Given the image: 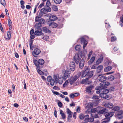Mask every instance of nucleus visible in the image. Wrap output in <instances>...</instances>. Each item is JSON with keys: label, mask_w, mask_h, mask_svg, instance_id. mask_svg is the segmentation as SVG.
<instances>
[{"label": "nucleus", "mask_w": 123, "mask_h": 123, "mask_svg": "<svg viewBox=\"0 0 123 123\" xmlns=\"http://www.w3.org/2000/svg\"><path fill=\"white\" fill-rule=\"evenodd\" d=\"M41 38L44 40L46 41H48L49 39V37L47 36H44L43 37H42Z\"/></svg>", "instance_id": "72a5a7b5"}, {"label": "nucleus", "mask_w": 123, "mask_h": 123, "mask_svg": "<svg viewBox=\"0 0 123 123\" xmlns=\"http://www.w3.org/2000/svg\"><path fill=\"white\" fill-rule=\"evenodd\" d=\"M54 2L56 4H59L62 1V0H54Z\"/></svg>", "instance_id": "49530a36"}, {"label": "nucleus", "mask_w": 123, "mask_h": 123, "mask_svg": "<svg viewBox=\"0 0 123 123\" xmlns=\"http://www.w3.org/2000/svg\"><path fill=\"white\" fill-rule=\"evenodd\" d=\"M84 116L85 115L83 114H82L79 115V117L80 119L82 120L84 118Z\"/></svg>", "instance_id": "603ef678"}, {"label": "nucleus", "mask_w": 123, "mask_h": 123, "mask_svg": "<svg viewBox=\"0 0 123 123\" xmlns=\"http://www.w3.org/2000/svg\"><path fill=\"white\" fill-rule=\"evenodd\" d=\"M110 120V118L109 117H106L105 118L102 119L101 122L103 123H107L109 122Z\"/></svg>", "instance_id": "a878e982"}, {"label": "nucleus", "mask_w": 123, "mask_h": 123, "mask_svg": "<svg viewBox=\"0 0 123 123\" xmlns=\"http://www.w3.org/2000/svg\"><path fill=\"white\" fill-rule=\"evenodd\" d=\"M93 106V104L91 103H89L87 104L85 106V108L87 109H91L92 108Z\"/></svg>", "instance_id": "b1692460"}, {"label": "nucleus", "mask_w": 123, "mask_h": 123, "mask_svg": "<svg viewBox=\"0 0 123 123\" xmlns=\"http://www.w3.org/2000/svg\"><path fill=\"white\" fill-rule=\"evenodd\" d=\"M37 72L39 74L41 75H43L44 74V73L40 69L37 70Z\"/></svg>", "instance_id": "3c124183"}, {"label": "nucleus", "mask_w": 123, "mask_h": 123, "mask_svg": "<svg viewBox=\"0 0 123 123\" xmlns=\"http://www.w3.org/2000/svg\"><path fill=\"white\" fill-rule=\"evenodd\" d=\"M84 59L82 58L80 60V62L79 67L81 68L82 69L84 66Z\"/></svg>", "instance_id": "f3484780"}, {"label": "nucleus", "mask_w": 123, "mask_h": 123, "mask_svg": "<svg viewBox=\"0 0 123 123\" xmlns=\"http://www.w3.org/2000/svg\"><path fill=\"white\" fill-rule=\"evenodd\" d=\"M114 77L113 76H109L108 77V80L109 81H111L113 80L114 79Z\"/></svg>", "instance_id": "58836bf2"}, {"label": "nucleus", "mask_w": 123, "mask_h": 123, "mask_svg": "<svg viewBox=\"0 0 123 123\" xmlns=\"http://www.w3.org/2000/svg\"><path fill=\"white\" fill-rule=\"evenodd\" d=\"M70 68L72 71H74L75 68V63L73 62H70L69 64Z\"/></svg>", "instance_id": "9b49d317"}, {"label": "nucleus", "mask_w": 123, "mask_h": 123, "mask_svg": "<svg viewBox=\"0 0 123 123\" xmlns=\"http://www.w3.org/2000/svg\"><path fill=\"white\" fill-rule=\"evenodd\" d=\"M38 22L41 25L44 24L45 22V21L44 19L43 18H41L38 20Z\"/></svg>", "instance_id": "ea45409f"}, {"label": "nucleus", "mask_w": 123, "mask_h": 123, "mask_svg": "<svg viewBox=\"0 0 123 123\" xmlns=\"http://www.w3.org/2000/svg\"><path fill=\"white\" fill-rule=\"evenodd\" d=\"M21 8L24 9L25 8V6L24 4H25V2L23 0H21L20 1Z\"/></svg>", "instance_id": "e433bc0d"}, {"label": "nucleus", "mask_w": 123, "mask_h": 123, "mask_svg": "<svg viewBox=\"0 0 123 123\" xmlns=\"http://www.w3.org/2000/svg\"><path fill=\"white\" fill-rule=\"evenodd\" d=\"M82 57L81 55L78 54L75 55L74 57V60L76 63L78 64Z\"/></svg>", "instance_id": "20e7f679"}, {"label": "nucleus", "mask_w": 123, "mask_h": 123, "mask_svg": "<svg viewBox=\"0 0 123 123\" xmlns=\"http://www.w3.org/2000/svg\"><path fill=\"white\" fill-rule=\"evenodd\" d=\"M110 85V83L109 82H102L100 84L101 88L102 89H104L107 88Z\"/></svg>", "instance_id": "39448f33"}, {"label": "nucleus", "mask_w": 123, "mask_h": 123, "mask_svg": "<svg viewBox=\"0 0 123 123\" xmlns=\"http://www.w3.org/2000/svg\"><path fill=\"white\" fill-rule=\"evenodd\" d=\"M112 68L111 66H109L105 68L104 69V71L105 72H108L111 70Z\"/></svg>", "instance_id": "bb28decb"}, {"label": "nucleus", "mask_w": 123, "mask_h": 123, "mask_svg": "<svg viewBox=\"0 0 123 123\" xmlns=\"http://www.w3.org/2000/svg\"><path fill=\"white\" fill-rule=\"evenodd\" d=\"M104 105L107 108H111L112 110L115 111H117L119 110V107L117 106H116L113 107V104L111 103H106Z\"/></svg>", "instance_id": "f03ea898"}, {"label": "nucleus", "mask_w": 123, "mask_h": 123, "mask_svg": "<svg viewBox=\"0 0 123 123\" xmlns=\"http://www.w3.org/2000/svg\"><path fill=\"white\" fill-rule=\"evenodd\" d=\"M78 77L76 75H75L74 77H72L69 80V83L71 85L72 84L78 79Z\"/></svg>", "instance_id": "6e6552de"}, {"label": "nucleus", "mask_w": 123, "mask_h": 123, "mask_svg": "<svg viewBox=\"0 0 123 123\" xmlns=\"http://www.w3.org/2000/svg\"><path fill=\"white\" fill-rule=\"evenodd\" d=\"M97 64H94L91 67V68L92 69H97L98 66Z\"/></svg>", "instance_id": "de8ad7c7"}, {"label": "nucleus", "mask_w": 123, "mask_h": 123, "mask_svg": "<svg viewBox=\"0 0 123 123\" xmlns=\"http://www.w3.org/2000/svg\"><path fill=\"white\" fill-rule=\"evenodd\" d=\"M43 15V13L41 12V11L39 12L38 15L37 16L39 17V18H41Z\"/></svg>", "instance_id": "e2e57ef3"}, {"label": "nucleus", "mask_w": 123, "mask_h": 123, "mask_svg": "<svg viewBox=\"0 0 123 123\" xmlns=\"http://www.w3.org/2000/svg\"><path fill=\"white\" fill-rule=\"evenodd\" d=\"M60 113L61 115L62 116V118L63 119H65L66 117L65 114L64 113L63 111L61 110H60Z\"/></svg>", "instance_id": "473e14b6"}, {"label": "nucleus", "mask_w": 123, "mask_h": 123, "mask_svg": "<svg viewBox=\"0 0 123 123\" xmlns=\"http://www.w3.org/2000/svg\"><path fill=\"white\" fill-rule=\"evenodd\" d=\"M43 30L45 32L50 33L51 32L47 28L44 27L43 28Z\"/></svg>", "instance_id": "2f4dec72"}, {"label": "nucleus", "mask_w": 123, "mask_h": 123, "mask_svg": "<svg viewBox=\"0 0 123 123\" xmlns=\"http://www.w3.org/2000/svg\"><path fill=\"white\" fill-rule=\"evenodd\" d=\"M88 80V78H86L85 79H84L81 81L80 83H81L83 84L85 83Z\"/></svg>", "instance_id": "c03bdc74"}, {"label": "nucleus", "mask_w": 123, "mask_h": 123, "mask_svg": "<svg viewBox=\"0 0 123 123\" xmlns=\"http://www.w3.org/2000/svg\"><path fill=\"white\" fill-rule=\"evenodd\" d=\"M68 80H66L65 81V82L63 84V87H65L67 85L68 83Z\"/></svg>", "instance_id": "052dcab7"}, {"label": "nucleus", "mask_w": 123, "mask_h": 123, "mask_svg": "<svg viewBox=\"0 0 123 123\" xmlns=\"http://www.w3.org/2000/svg\"><path fill=\"white\" fill-rule=\"evenodd\" d=\"M80 108L79 106H77V108L76 110V111L77 112H80Z\"/></svg>", "instance_id": "69168bd1"}, {"label": "nucleus", "mask_w": 123, "mask_h": 123, "mask_svg": "<svg viewBox=\"0 0 123 123\" xmlns=\"http://www.w3.org/2000/svg\"><path fill=\"white\" fill-rule=\"evenodd\" d=\"M99 96L102 98L105 99L109 98V96L103 93H100V94Z\"/></svg>", "instance_id": "6ab92c4d"}, {"label": "nucleus", "mask_w": 123, "mask_h": 123, "mask_svg": "<svg viewBox=\"0 0 123 123\" xmlns=\"http://www.w3.org/2000/svg\"><path fill=\"white\" fill-rule=\"evenodd\" d=\"M89 68L87 67H86L83 72L82 73L81 77H84L86 76H87V78H89L91 77L93 75V72L92 71L89 72Z\"/></svg>", "instance_id": "f257e3e1"}, {"label": "nucleus", "mask_w": 123, "mask_h": 123, "mask_svg": "<svg viewBox=\"0 0 123 123\" xmlns=\"http://www.w3.org/2000/svg\"><path fill=\"white\" fill-rule=\"evenodd\" d=\"M11 37V33L9 31L7 32V35L6 36H5V39L7 40H9Z\"/></svg>", "instance_id": "412c9836"}, {"label": "nucleus", "mask_w": 123, "mask_h": 123, "mask_svg": "<svg viewBox=\"0 0 123 123\" xmlns=\"http://www.w3.org/2000/svg\"><path fill=\"white\" fill-rule=\"evenodd\" d=\"M44 6V3H42L38 7L39 8H41Z\"/></svg>", "instance_id": "774afa93"}, {"label": "nucleus", "mask_w": 123, "mask_h": 123, "mask_svg": "<svg viewBox=\"0 0 123 123\" xmlns=\"http://www.w3.org/2000/svg\"><path fill=\"white\" fill-rule=\"evenodd\" d=\"M39 18L38 16H37L35 18V21L36 22H37L38 20V19L39 18Z\"/></svg>", "instance_id": "338daca9"}, {"label": "nucleus", "mask_w": 123, "mask_h": 123, "mask_svg": "<svg viewBox=\"0 0 123 123\" xmlns=\"http://www.w3.org/2000/svg\"><path fill=\"white\" fill-rule=\"evenodd\" d=\"M0 3L2 5L4 6H5L6 5V2L5 0H1Z\"/></svg>", "instance_id": "8fccbe9b"}, {"label": "nucleus", "mask_w": 123, "mask_h": 123, "mask_svg": "<svg viewBox=\"0 0 123 123\" xmlns=\"http://www.w3.org/2000/svg\"><path fill=\"white\" fill-rule=\"evenodd\" d=\"M107 110H106V111L104 113L105 116L106 117H111L114 115V112H107Z\"/></svg>", "instance_id": "0eeeda50"}, {"label": "nucleus", "mask_w": 123, "mask_h": 123, "mask_svg": "<svg viewBox=\"0 0 123 123\" xmlns=\"http://www.w3.org/2000/svg\"><path fill=\"white\" fill-rule=\"evenodd\" d=\"M54 79L55 80V83L57 84L58 83V79L59 78V75H54Z\"/></svg>", "instance_id": "cd10ccee"}, {"label": "nucleus", "mask_w": 123, "mask_h": 123, "mask_svg": "<svg viewBox=\"0 0 123 123\" xmlns=\"http://www.w3.org/2000/svg\"><path fill=\"white\" fill-rule=\"evenodd\" d=\"M46 5L47 7H49L51 5V3L49 1H47L46 3Z\"/></svg>", "instance_id": "13d9d810"}, {"label": "nucleus", "mask_w": 123, "mask_h": 123, "mask_svg": "<svg viewBox=\"0 0 123 123\" xmlns=\"http://www.w3.org/2000/svg\"><path fill=\"white\" fill-rule=\"evenodd\" d=\"M40 52L41 51L39 49L37 48H36L34 50L33 52L32 53V55L36 57V56L35 55H38Z\"/></svg>", "instance_id": "4468645a"}, {"label": "nucleus", "mask_w": 123, "mask_h": 123, "mask_svg": "<svg viewBox=\"0 0 123 123\" xmlns=\"http://www.w3.org/2000/svg\"><path fill=\"white\" fill-rule=\"evenodd\" d=\"M103 56L99 58L96 62V64L98 65L99 64L101 63L103 61Z\"/></svg>", "instance_id": "aec40b11"}, {"label": "nucleus", "mask_w": 123, "mask_h": 123, "mask_svg": "<svg viewBox=\"0 0 123 123\" xmlns=\"http://www.w3.org/2000/svg\"><path fill=\"white\" fill-rule=\"evenodd\" d=\"M35 31L34 32V34L37 36L43 35V33L42 32L41 29H35Z\"/></svg>", "instance_id": "f8f14e48"}, {"label": "nucleus", "mask_w": 123, "mask_h": 123, "mask_svg": "<svg viewBox=\"0 0 123 123\" xmlns=\"http://www.w3.org/2000/svg\"><path fill=\"white\" fill-rule=\"evenodd\" d=\"M85 122H93L94 121V118L92 117V118H89L88 119H86L85 120H84Z\"/></svg>", "instance_id": "4c0bfd02"}, {"label": "nucleus", "mask_w": 123, "mask_h": 123, "mask_svg": "<svg viewBox=\"0 0 123 123\" xmlns=\"http://www.w3.org/2000/svg\"><path fill=\"white\" fill-rule=\"evenodd\" d=\"M41 26V25L39 23L36 24L35 26V29H41L40 27Z\"/></svg>", "instance_id": "7c9ffc66"}, {"label": "nucleus", "mask_w": 123, "mask_h": 123, "mask_svg": "<svg viewBox=\"0 0 123 123\" xmlns=\"http://www.w3.org/2000/svg\"><path fill=\"white\" fill-rule=\"evenodd\" d=\"M109 92V91L107 89L104 90L102 93L105 94H107Z\"/></svg>", "instance_id": "09e8293b"}, {"label": "nucleus", "mask_w": 123, "mask_h": 123, "mask_svg": "<svg viewBox=\"0 0 123 123\" xmlns=\"http://www.w3.org/2000/svg\"><path fill=\"white\" fill-rule=\"evenodd\" d=\"M93 88V86L92 85L87 86L86 87V91L87 92L90 93L91 92V90Z\"/></svg>", "instance_id": "dca6fc26"}, {"label": "nucleus", "mask_w": 123, "mask_h": 123, "mask_svg": "<svg viewBox=\"0 0 123 123\" xmlns=\"http://www.w3.org/2000/svg\"><path fill=\"white\" fill-rule=\"evenodd\" d=\"M98 114L94 113H91V115L93 118H98Z\"/></svg>", "instance_id": "c756f323"}, {"label": "nucleus", "mask_w": 123, "mask_h": 123, "mask_svg": "<svg viewBox=\"0 0 123 123\" xmlns=\"http://www.w3.org/2000/svg\"><path fill=\"white\" fill-rule=\"evenodd\" d=\"M49 19L50 21H55L57 19V17L55 16L52 15L49 17Z\"/></svg>", "instance_id": "a211bd4d"}, {"label": "nucleus", "mask_w": 123, "mask_h": 123, "mask_svg": "<svg viewBox=\"0 0 123 123\" xmlns=\"http://www.w3.org/2000/svg\"><path fill=\"white\" fill-rule=\"evenodd\" d=\"M103 66L102 65L98 66L97 68L96 71L97 72V75L98 77H99L101 75V74H98V73H100L103 70Z\"/></svg>", "instance_id": "423d86ee"}, {"label": "nucleus", "mask_w": 123, "mask_h": 123, "mask_svg": "<svg viewBox=\"0 0 123 123\" xmlns=\"http://www.w3.org/2000/svg\"><path fill=\"white\" fill-rule=\"evenodd\" d=\"M123 114V111H119L118 113L115 116L119 119H121L123 117V116L122 115Z\"/></svg>", "instance_id": "ddd939ff"}, {"label": "nucleus", "mask_w": 123, "mask_h": 123, "mask_svg": "<svg viewBox=\"0 0 123 123\" xmlns=\"http://www.w3.org/2000/svg\"><path fill=\"white\" fill-rule=\"evenodd\" d=\"M47 12H50L51 11V9L49 7H47L46 9Z\"/></svg>", "instance_id": "6e6d98bb"}, {"label": "nucleus", "mask_w": 123, "mask_h": 123, "mask_svg": "<svg viewBox=\"0 0 123 123\" xmlns=\"http://www.w3.org/2000/svg\"><path fill=\"white\" fill-rule=\"evenodd\" d=\"M110 63L111 62L110 61H109L108 60L105 62V66H107L110 64Z\"/></svg>", "instance_id": "864d4df0"}, {"label": "nucleus", "mask_w": 123, "mask_h": 123, "mask_svg": "<svg viewBox=\"0 0 123 123\" xmlns=\"http://www.w3.org/2000/svg\"><path fill=\"white\" fill-rule=\"evenodd\" d=\"M47 80L48 82H50V85L52 86L54 85L55 81L53 79H52L51 76H49L47 78Z\"/></svg>", "instance_id": "9d476101"}, {"label": "nucleus", "mask_w": 123, "mask_h": 123, "mask_svg": "<svg viewBox=\"0 0 123 123\" xmlns=\"http://www.w3.org/2000/svg\"><path fill=\"white\" fill-rule=\"evenodd\" d=\"M116 39V38L115 36H113L111 38V42L114 41Z\"/></svg>", "instance_id": "5fc2aeb1"}, {"label": "nucleus", "mask_w": 123, "mask_h": 123, "mask_svg": "<svg viewBox=\"0 0 123 123\" xmlns=\"http://www.w3.org/2000/svg\"><path fill=\"white\" fill-rule=\"evenodd\" d=\"M106 109L104 108L102 110H100L98 112V113L99 115L103 114L105 113V112L106 111Z\"/></svg>", "instance_id": "393cba45"}, {"label": "nucleus", "mask_w": 123, "mask_h": 123, "mask_svg": "<svg viewBox=\"0 0 123 123\" xmlns=\"http://www.w3.org/2000/svg\"><path fill=\"white\" fill-rule=\"evenodd\" d=\"M67 112L68 114H71V112L68 108L67 109Z\"/></svg>", "instance_id": "680f3d73"}, {"label": "nucleus", "mask_w": 123, "mask_h": 123, "mask_svg": "<svg viewBox=\"0 0 123 123\" xmlns=\"http://www.w3.org/2000/svg\"><path fill=\"white\" fill-rule=\"evenodd\" d=\"M95 59V57H92L88 62V63L89 64H91L94 61Z\"/></svg>", "instance_id": "c9c22d12"}, {"label": "nucleus", "mask_w": 123, "mask_h": 123, "mask_svg": "<svg viewBox=\"0 0 123 123\" xmlns=\"http://www.w3.org/2000/svg\"><path fill=\"white\" fill-rule=\"evenodd\" d=\"M91 113H94L96 112L97 111V109L96 108H94L92 109L91 110Z\"/></svg>", "instance_id": "4d7b16f0"}, {"label": "nucleus", "mask_w": 123, "mask_h": 123, "mask_svg": "<svg viewBox=\"0 0 123 123\" xmlns=\"http://www.w3.org/2000/svg\"><path fill=\"white\" fill-rule=\"evenodd\" d=\"M70 74V71L69 70H63V76L64 80H65L67 78L69 77Z\"/></svg>", "instance_id": "7ed1b4c3"}, {"label": "nucleus", "mask_w": 123, "mask_h": 123, "mask_svg": "<svg viewBox=\"0 0 123 123\" xmlns=\"http://www.w3.org/2000/svg\"><path fill=\"white\" fill-rule=\"evenodd\" d=\"M63 82V80L62 76H61L58 79V82L59 83L61 84Z\"/></svg>", "instance_id": "f704fd0d"}, {"label": "nucleus", "mask_w": 123, "mask_h": 123, "mask_svg": "<svg viewBox=\"0 0 123 123\" xmlns=\"http://www.w3.org/2000/svg\"><path fill=\"white\" fill-rule=\"evenodd\" d=\"M92 50L91 51L89 52L88 56V59H89L90 58V57L91 56V55L92 54Z\"/></svg>", "instance_id": "bf43d9fd"}, {"label": "nucleus", "mask_w": 123, "mask_h": 123, "mask_svg": "<svg viewBox=\"0 0 123 123\" xmlns=\"http://www.w3.org/2000/svg\"><path fill=\"white\" fill-rule=\"evenodd\" d=\"M80 42L81 44H84L83 48L84 49L87 43V40L85 39L83 37H82L81 38Z\"/></svg>", "instance_id": "1a4fd4ad"}, {"label": "nucleus", "mask_w": 123, "mask_h": 123, "mask_svg": "<svg viewBox=\"0 0 123 123\" xmlns=\"http://www.w3.org/2000/svg\"><path fill=\"white\" fill-rule=\"evenodd\" d=\"M48 24L49 26H51L53 28H55L57 26V24L55 23H53L51 21H49L48 22Z\"/></svg>", "instance_id": "2eb2a0df"}, {"label": "nucleus", "mask_w": 123, "mask_h": 123, "mask_svg": "<svg viewBox=\"0 0 123 123\" xmlns=\"http://www.w3.org/2000/svg\"><path fill=\"white\" fill-rule=\"evenodd\" d=\"M79 93H76L74 94L71 93L69 95V97L70 98H73L74 97L77 96L79 95Z\"/></svg>", "instance_id": "c85d7f7f"}, {"label": "nucleus", "mask_w": 123, "mask_h": 123, "mask_svg": "<svg viewBox=\"0 0 123 123\" xmlns=\"http://www.w3.org/2000/svg\"><path fill=\"white\" fill-rule=\"evenodd\" d=\"M51 7L53 10L55 11H57L58 10V9L56 6L53 5Z\"/></svg>", "instance_id": "79ce46f5"}, {"label": "nucleus", "mask_w": 123, "mask_h": 123, "mask_svg": "<svg viewBox=\"0 0 123 123\" xmlns=\"http://www.w3.org/2000/svg\"><path fill=\"white\" fill-rule=\"evenodd\" d=\"M37 63L38 64V67H39V65H43L44 63V60L42 59H39L37 61Z\"/></svg>", "instance_id": "5701e85b"}, {"label": "nucleus", "mask_w": 123, "mask_h": 123, "mask_svg": "<svg viewBox=\"0 0 123 123\" xmlns=\"http://www.w3.org/2000/svg\"><path fill=\"white\" fill-rule=\"evenodd\" d=\"M80 48L81 46L79 45H77L75 47V49L76 50L78 51H80Z\"/></svg>", "instance_id": "a19ab883"}, {"label": "nucleus", "mask_w": 123, "mask_h": 123, "mask_svg": "<svg viewBox=\"0 0 123 123\" xmlns=\"http://www.w3.org/2000/svg\"><path fill=\"white\" fill-rule=\"evenodd\" d=\"M41 12L45 14L47 13V11L45 8L41 9L40 10Z\"/></svg>", "instance_id": "37998d69"}, {"label": "nucleus", "mask_w": 123, "mask_h": 123, "mask_svg": "<svg viewBox=\"0 0 123 123\" xmlns=\"http://www.w3.org/2000/svg\"><path fill=\"white\" fill-rule=\"evenodd\" d=\"M107 79V77L105 76H102L99 78L98 80L100 82H102L106 80Z\"/></svg>", "instance_id": "4be33fe9"}, {"label": "nucleus", "mask_w": 123, "mask_h": 123, "mask_svg": "<svg viewBox=\"0 0 123 123\" xmlns=\"http://www.w3.org/2000/svg\"><path fill=\"white\" fill-rule=\"evenodd\" d=\"M33 62L35 65L38 68V64L37 63V61L36 60H33Z\"/></svg>", "instance_id": "a18cd8bd"}, {"label": "nucleus", "mask_w": 123, "mask_h": 123, "mask_svg": "<svg viewBox=\"0 0 123 123\" xmlns=\"http://www.w3.org/2000/svg\"><path fill=\"white\" fill-rule=\"evenodd\" d=\"M99 97L97 96H93L92 98L94 99H97L99 98Z\"/></svg>", "instance_id": "0e129e2a"}]
</instances>
